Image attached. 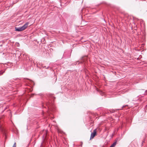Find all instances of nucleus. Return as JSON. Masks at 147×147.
Segmentation results:
<instances>
[{
  "instance_id": "1",
  "label": "nucleus",
  "mask_w": 147,
  "mask_h": 147,
  "mask_svg": "<svg viewBox=\"0 0 147 147\" xmlns=\"http://www.w3.org/2000/svg\"><path fill=\"white\" fill-rule=\"evenodd\" d=\"M28 22L26 23L23 26L19 27H15V30L18 31H21L24 30L28 26Z\"/></svg>"
},
{
  "instance_id": "2",
  "label": "nucleus",
  "mask_w": 147,
  "mask_h": 147,
  "mask_svg": "<svg viewBox=\"0 0 147 147\" xmlns=\"http://www.w3.org/2000/svg\"><path fill=\"white\" fill-rule=\"evenodd\" d=\"M96 134V129H95L93 130V133L91 134L90 139H92L95 137Z\"/></svg>"
},
{
  "instance_id": "3",
  "label": "nucleus",
  "mask_w": 147,
  "mask_h": 147,
  "mask_svg": "<svg viewBox=\"0 0 147 147\" xmlns=\"http://www.w3.org/2000/svg\"><path fill=\"white\" fill-rule=\"evenodd\" d=\"M118 140V139L117 138L116 140H115V141L114 142L110 147H115V146L117 144V142Z\"/></svg>"
},
{
  "instance_id": "4",
  "label": "nucleus",
  "mask_w": 147,
  "mask_h": 147,
  "mask_svg": "<svg viewBox=\"0 0 147 147\" xmlns=\"http://www.w3.org/2000/svg\"><path fill=\"white\" fill-rule=\"evenodd\" d=\"M5 72V71H0V76L2 75L3 73Z\"/></svg>"
},
{
  "instance_id": "5",
  "label": "nucleus",
  "mask_w": 147,
  "mask_h": 147,
  "mask_svg": "<svg viewBox=\"0 0 147 147\" xmlns=\"http://www.w3.org/2000/svg\"><path fill=\"white\" fill-rule=\"evenodd\" d=\"M97 91L100 92V94L101 95H103L104 93L102 92L100 90L99 91V90H97Z\"/></svg>"
},
{
  "instance_id": "6",
  "label": "nucleus",
  "mask_w": 147,
  "mask_h": 147,
  "mask_svg": "<svg viewBox=\"0 0 147 147\" xmlns=\"http://www.w3.org/2000/svg\"><path fill=\"white\" fill-rule=\"evenodd\" d=\"M16 147V142H15L13 145V146L12 147Z\"/></svg>"
},
{
  "instance_id": "7",
  "label": "nucleus",
  "mask_w": 147,
  "mask_h": 147,
  "mask_svg": "<svg viewBox=\"0 0 147 147\" xmlns=\"http://www.w3.org/2000/svg\"><path fill=\"white\" fill-rule=\"evenodd\" d=\"M45 131V134H47V130H45V131Z\"/></svg>"
},
{
  "instance_id": "8",
  "label": "nucleus",
  "mask_w": 147,
  "mask_h": 147,
  "mask_svg": "<svg viewBox=\"0 0 147 147\" xmlns=\"http://www.w3.org/2000/svg\"><path fill=\"white\" fill-rule=\"evenodd\" d=\"M0 129H1V130L2 131L3 130L2 128L1 127H0Z\"/></svg>"
},
{
  "instance_id": "9",
  "label": "nucleus",
  "mask_w": 147,
  "mask_h": 147,
  "mask_svg": "<svg viewBox=\"0 0 147 147\" xmlns=\"http://www.w3.org/2000/svg\"><path fill=\"white\" fill-rule=\"evenodd\" d=\"M49 67H47V69H48V68H49Z\"/></svg>"
},
{
  "instance_id": "10",
  "label": "nucleus",
  "mask_w": 147,
  "mask_h": 147,
  "mask_svg": "<svg viewBox=\"0 0 147 147\" xmlns=\"http://www.w3.org/2000/svg\"><path fill=\"white\" fill-rule=\"evenodd\" d=\"M143 142H144V141H143V142H142V144H143Z\"/></svg>"
}]
</instances>
